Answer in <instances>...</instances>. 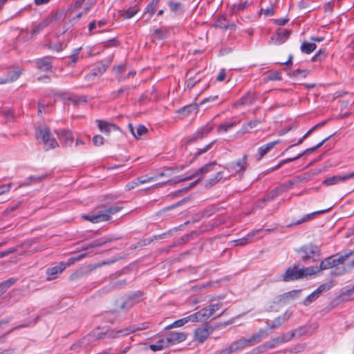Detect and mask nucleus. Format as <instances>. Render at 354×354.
I'll use <instances>...</instances> for the list:
<instances>
[{"label":"nucleus","instance_id":"nucleus-53","mask_svg":"<svg viewBox=\"0 0 354 354\" xmlns=\"http://www.w3.org/2000/svg\"><path fill=\"white\" fill-rule=\"evenodd\" d=\"M227 24L225 16H220L215 22V27L221 29H227Z\"/></svg>","mask_w":354,"mask_h":354},{"label":"nucleus","instance_id":"nucleus-51","mask_svg":"<svg viewBox=\"0 0 354 354\" xmlns=\"http://www.w3.org/2000/svg\"><path fill=\"white\" fill-rule=\"evenodd\" d=\"M308 72L309 71L308 70L304 69L294 70L293 71H292L290 77L296 79L305 78L307 76Z\"/></svg>","mask_w":354,"mask_h":354},{"label":"nucleus","instance_id":"nucleus-42","mask_svg":"<svg viewBox=\"0 0 354 354\" xmlns=\"http://www.w3.org/2000/svg\"><path fill=\"white\" fill-rule=\"evenodd\" d=\"M81 48H77L73 50V53L69 56L66 64L69 66H74L79 59V54Z\"/></svg>","mask_w":354,"mask_h":354},{"label":"nucleus","instance_id":"nucleus-23","mask_svg":"<svg viewBox=\"0 0 354 354\" xmlns=\"http://www.w3.org/2000/svg\"><path fill=\"white\" fill-rule=\"evenodd\" d=\"M330 209V207H329L326 209L316 211V212H312L310 214H306L301 219L297 220V221L293 222L291 224H290L289 226L292 227V226L300 225L304 222H306V221H308L313 219L314 218L315 215L326 213L328 211H329Z\"/></svg>","mask_w":354,"mask_h":354},{"label":"nucleus","instance_id":"nucleus-25","mask_svg":"<svg viewBox=\"0 0 354 354\" xmlns=\"http://www.w3.org/2000/svg\"><path fill=\"white\" fill-rule=\"evenodd\" d=\"M290 31L287 29H279L276 34L275 44L280 45L284 43L290 35Z\"/></svg>","mask_w":354,"mask_h":354},{"label":"nucleus","instance_id":"nucleus-41","mask_svg":"<svg viewBox=\"0 0 354 354\" xmlns=\"http://www.w3.org/2000/svg\"><path fill=\"white\" fill-rule=\"evenodd\" d=\"M57 134L60 140H63L66 144L73 142L72 133L70 131L61 130Z\"/></svg>","mask_w":354,"mask_h":354},{"label":"nucleus","instance_id":"nucleus-5","mask_svg":"<svg viewBox=\"0 0 354 354\" xmlns=\"http://www.w3.org/2000/svg\"><path fill=\"white\" fill-rule=\"evenodd\" d=\"M247 167V155H244L241 159L227 164L225 168L229 171L234 172L241 177L243 175Z\"/></svg>","mask_w":354,"mask_h":354},{"label":"nucleus","instance_id":"nucleus-17","mask_svg":"<svg viewBox=\"0 0 354 354\" xmlns=\"http://www.w3.org/2000/svg\"><path fill=\"white\" fill-rule=\"evenodd\" d=\"M292 315L291 310H286L283 315L278 316L275 318L271 325H268V322H266L267 325L270 329H276L281 326L283 323L288 321Z\"/></svg>","mask_w":354,"mask_h":354},{"label":"nucleus","instance_id":"nucleus-59","mask_svg":"<svg viewBox=\"0 0 354 354\" xmlns=\"http://www.w3.org/2000/svg\"><path fill=\"white\" fill-rule=\"evenodd\" d=\"M195 233H196L195 232H192V233H190L189 234H186V235L182 236L176 242H175L174 243V245L171 246V248L178 245H182V244L186 243L187 242H188L189 241V239L192 238V235Z\"/></svg>","mask_w":354,"mask_h":354},{"label":"nucleus","instance_id":"nucleus-9","mask_svg":"<svg viewBox=\"0 0 354 354\" xmlns=\"http://www.w3.org/2000/svg\"><path fill=\"white\" fill-rule=\"evenodd\" d=\"M58 19L57 13L49 15L47 17L42 19L35 28H33L30 33L32 35H36L39 33L44 28L49 26L51 23Z\"/></svg>","mask_w":354,"mask_h":354},{"label":"nucleus","instance_id":"nucleus-45","mask_svg":"<svg viewBox=\"0 0 354 354\" xmlns=\"http://www.w3.org/2000/svg\"><path fill=\"white\" fill-rule=\"evenodd\" d=\"M250 6V3L248 1L239 3L238 4L233 5L232 8V12L233 14H238L245 10Z\"/></svg>","mask_w":354,"mask_h":354},{"label":"nucleus","instance_id":"nucleus-28","mask_svg":"<svg viewBox=\"0 0 354 354\" xmlns=\"http://www.w3.org/2000/svg\"><path fill=\"white\" fill-rule=\"evenodd\" d=\"M46 177H47V174H44V175H41V176H30L24 182L21 183L19 185V187L29 186L33 183H36L43 180Z\"/></svg>","mask_w":354,"mask_h":354},{"label":"nucleus","instance_id":"nucleus-39","mask_svg":"<svg viewBox=\"0 0 354 354\" xmlns=\"http://www.w3.org/2000/svg\"><path fill=\"white\" fill-rule=\"evenodd\" d=\"M317 48V45L315 43H310L307 41L302 42L300 49L301 51L305 54H310L313 52Z\"/></svg>","mask_w":354,"mask_h":354},{"label":"nucleus","instance_id":"nucleus-11","mask_svg":"<svg viewBox=\"0 0 354 354\" xmlns=\"http://www.w3.org/2000/svg\"><path fill=\"white\" fill-rule=\"evenodd\" d=\"M53 59V57L45 56L35 59L37 68L44 72L50 71L53 67L52 62Z\"/></svg>","mask_w":354,"mask_h":354},{"label":"nucleus","instance_id":"nucleus-57","mask_svg":"<svg viewBox=\"0 0 354 354\" xmlns=\"http://www.w3.org/2000/svg\"><path fill=\"white\" fill-rule=\"evenodd\" d=\"M147 131H148V130L145 127V126H144L142 124H139L136 128V131H135L133 136L136 139H139L142 136L145 134Z\"/></svg>","mask_w":354,"mask_h":354},{"label":"nucleus","instance_id":"nucleus-21","mask_svg":"<svg viewBox=\"0 0 354 354\" xmlns=\"http://www.w3.org/2000/svg\"><path fill=\"white\" fill-rule=\"evenodd\" d=\"M116 239V238L112 239L109 236H103L98 239L94 240L91 243L87 244L85 246L84 249L86 250H89L96 247H100L107 243L112 242L113 241Z\"/></svg>","mask_w":354,"mask_h":354},{"label":"nucleus","instance_id":"nucleus-22","mask_svg":"<svg viewBox=\"0 0 354 354\" xmlns=\"http://www.w3.org/2000/svg\"><path fill=\"white\" fill-rule=\"evenodd\" d=\"M96 122L97 124V127H98L100 131L101 132L104 133L108 135L109 134V133L111 130L116 131L118 129V127L117 125H115L113 123L108 122L104 120H96Z\"/></svg>","mask_w":354,"mask_h":354},{"label":"nucleus","instance_id":"nucleus-49","mask_svg":"<svg viewBox=\"0 0 354 354\" xmlns=\"http://www.w3.org/2000/svg\"><path fill=\"white\" fill-rule=\"evenodd\" d=\"M86 255L85 253H83V254H74L73 256H71V257H69L68 259V261L66 263H64L63 262H61L59 263V266H70L71 264H73L75 263L77 261H79L81 259H82L83 257H84Z\"/></svg>","mask_w":354,"mask_h":354},{"label":"nucleus","instance_id":"nucleus-15","mask_svg":"<svg viewBox=\"0 0 354 354\" xmlns=\"http://www.w3.org/2000/svg\"><path fill=\"white\" fill-rule=\"evenodd\" d=\"M134 329H130L129 328H126L124 329L118 330L116 331L114 330H107L104 333H100L97 335L98 339L103 338L104 337H107L109 338H117L122 335H127L133 332Z\"/></svg>","mask_w":354,"mask_h":354},{"label":"nucleus","instance_id":"nucleus-36","mask_svg":"<svg viewBox=\"0 0 354 354\" xmlns=\"http://www.w3.org/2000/svg\"><path fill=\"white\" fill-rule=\"evenodd\" d=\"M66 267H51L47 269L46 274H48L47 280L50 281L56 278L58 273H61Z\"/></svg>","mask_w":354,"mask_h":354},{"label":"nucleus","instance_id":"nucleus-1","mask_svg":"<svg viewBox=\"0 0 354 354\" xmlns=\"http://www.w3.org/2000/svg\"><path fill=\"white\" fill-rule=\"evenodd\" d=\"M296 252L299 259L306 264L319 261V266H338L339 264L354 266V251L345 255H332L322 261L319 248L313 243L302 245L296 250Z\"/></svg>","mask_w":354,"mask_h":354},{"label":"nucleus","instance_id":"nucleus-64","mask_svg":"<svg viewBox=\"0 0 354 354\" xmlns=\"http://www.w3.org/2000/svg\"><path fill=\"white\" fill-rule=\"evenodd\" d=\"M93 143L96 147L101 146L104 144V138L101 135H96L93 138Z\"/></svg>","mask_w":354,"mask_h":354},{"label":"nucleus","instance_id":"nucleus-14","mask_svg":"<svg viewBox=\"0 0 354 354\" xmlns=\"http://www.w3.org/2000/svg\"><path fill=\"white\" fill-rule=\"evenodd\" d=\"M82 218L85 220L89 221L93 223H97L102 221H107L111 219V216L106 213V210L100 211L95 214L84 215Z\"/></svg>","mask_w":354,"mask_h":354},{"label":"nucleus","instance_id":"nucleus-12","mask_svg":"<svg viewBox=\"0 0 354 354\" xmlns=\"http://www.w3.org/2000/svg\"><path fill=\"white\" fill-rule=\"evenodd\" d=\"M353 178H354V171L343 176H333L328 177L323 181L322 184L325 186H331Z\"/></svg>","mask_w":354,"mask_h":354},{"label":"nucleus","instance_id":"nucleus-62","mask_svg":"<svg viewBox=\"0 0 354 354\" xmlns=\"http://www.w3.org/2000/svg\"><path fill=\"white\" fill-rule=\"evenodd\" d=\"M156 180V177H147V176H140L136 178V180L138 181V184H144L149 182H152Z\"/></svg>","mask_w":354,"mask_h":354},{"label":"nucleus","instance_id":"nucleus-16","mask_svg":"<svg viewBox=\"0 0 354 354\" xmlns=\"http://www.w3.org/2000/svg\"><path fill=\"white\" fill-rule=\"evenodd\" d=\"M262 230V228L253 230L249 232L245 236L236 240H234L232 241L234 246H244L249 243H251L253 241L254 237Z\"/></svg>","mask_w":354,"mask_h":354},{"label":"nucleus","instance_id":"nucleus-27","mask_svg":"<svg viewBox=\"0 0 354 354\" xmlns=\"http://www.w3.org/2000/svg\"><path fill=\"white\" fill-rule=\"evenodd\" d=\"M232 279V277L230 275H226L224 277L216 279L215 281H210L207 283H204L202 287L203 288H207V287H218L221 286L223 283H227L230 281Z\"/></svg>","mask_w":354,"mask_h":354},{"label":"nucleus","instance_id":"nucleus-31","mask_svg":"<svg viewBox=\"0 0 354 354\" xmlns=\"http://www.w3.org/2000/svg\"><path fill=\"white\" fill-rule=\"evenodd\" d=\"M223 172L218 171L215 175H214L212 177L209 178V179L205 180V187L206 188H210L213 187L214 185H216L218 183L220 182V180L223 178Z\"/></svg>","mask_w":354,"mask_h":354},{"label":"nucleus","instance_id":"nucleus-20","mask_svg":"<svg viewBox=\"0 0 354 354\" xmlns=\"http://www.w3.org/2000/svg\"><path fill=\"white\" fill-rule=\"evenodd\" d=\"M310 326L305 325L299 326L291 331L288 334L289 335V339L299 338L303 335H306L310 332Z\"/></svg>","mask_w":354,"mask_h":354},{"label":"nucleus","instance_id":"nucleus-30","mask_svg":"<svg viewBox=\"0 0 354 354\" xmlns=\"http://www.w3.org/2000/svg\"><path fill=\"white\" fill-rule=\"evenodd\" d=\"M262 122V120L261 119H255L253 120H250L248 122L243 124L241 131V133L245 134L250 132V129H254L257 127L258 124Z\"/></svg>","mask_w":354,"mask_h":354},{"label":"nucleus","instance_id":"nucleus-7","mask_svg":"<svg viewBox=\"0 0 354 354\" xmlns=\"http://www.w3.org/2000/svg\"><path fill=\"white\" fill-rule=\"evenodd\" d=\"M143 292L138 290L129 294L124 301L120 304V308H129L133 306L135 304L140 302L143 299Z\"/></svg>","mask_w":354,"mask_h":354},{"label":"nucleus","instance_id":"nucleus-37","mask_svg":"<svg viewBox=\"0 0 354 354\" xmlns=\"http://www.w3.org/2000/svg\"><path fill=\"white\" fill-rule=\"evenodd\" d=\"M337 283L335 280L330 279L326 283L321 284L317 289L316 291L317 293L321 295L323 292H325L329 290L332 287H333Z\"/></svg>","mask_w":354,"mask_h":354},{"label":"nucleus","instance_id":"nucleus-38","mask_svg":"<svg viewBox=\"0 0 354 354\" xmlns=\"http://www.w3.org/2000/svg\"><path fill=\"white\" fill-rule=\"evenodd\" d=\"M17 281L15 278H10L8 280L0 283V297L6 292V290Z\"/></svg>","mask_w":354,"mask_h":354},{"label":"nucleus","instance_id":"nucleus-29","mask_svg":"<svg viewBox=\"0 0 354 354\" xmlns=\"http://www.w3.org/2000/svg\"><path fill=\"white\" fill-rule=\"evenodd\" d=\"M169 30L166 27H160V28L153 30V39H164L168 37Z\"/></svg>","mask_w":354,"mask_h":354},{"label":"nucleus","instance_id":"nucleus-61","mask_svg":"<svg viewBox=\"0 0 354 354\" xmlns=\"http://www.w3.org/2000/svg\"><path fill=\"white\" fill-rule=\"evenodd\" d=\"M295 160H296V158H294V157H293V158H287V159H285V160H281V161L278 163V165H277L276 166H274V167H273L270 168V169H269V171H274V170H277V169H279L280 167H282L283 165H284L285 164L288 163V162H293V161H295Z\"/></svg>","mask_w":354,"mask_h":354},{"label":"nucleus","instance_id":"nucleus-43","mask_svg":"<svg viewBox=\"0 0 354 354\" xmlns=\"http://www.w3.org/2000/svg\"><path fill=\"white\" fill-rule=\"evenodd\" d=\"M159 3V0H152L146 7L145 10V14H149V19L152 15L155 13L156 10V7L158 3Z\"/></svg>","mask_w":354,"mask_h":354},{"label":"nucleus","instance_id":"nucleus-24","mask_svg":"<svg viewBox=\"0 0 354 354\" xmlns=\"http://www.w3.org/2000/svg\"><path fill=\"white\" fill-rule=\"evenodd\" d=\"M268 336V333L266 330L260 329L257 333H254L252 336L248 339V344L250 346L259 343L263 337Z\"/></svg>","mask_w":354,"mask_h":354},{"label":"nucleus","instance_id":"nucleus-13","mask_svg":"<svg viewBox=\"0 0 354 354\" xmlns=\"http://www.w3.org/2000/svg\"><path fill=\"white\" fill-rule=\"evenodd\" d=\"M187 335L183 332H170L166 339L169 346L184 342L187 339Z\"/></svg>","mask_w":354,"mask_h":354},{"label":"nucleus","instance_id":"nucleus-47","mask_svg":"<svg viewBox=\"0 0 354 354\" xmlns=\"http://www.w3.org/2000/svg\"><path fill=\"white\" fill-rule=\"evenodd\" d=\"M21 75V72H13L10 77H4L0 78V84H8L17 80Z\"/></svg>","mask_w":354,"mask_h":354},{"label":"nucleus","instance_id":"nucleus-56","mask_svg":"<svg viewBox=\"0 0 354 354\" xmlns=\"http://www.w3.org/2000/svg\"><path fill=\"white\" fill-rule=\"evenodd\" d=\"M239 122H233L230 123L221 124L218 127V132H227L229 129L237 125Z\"/></svg>","mask_w":354,"mask_h":354},{"label":"nucleus","instance_id":"nucleus-26","mask_svg":"<svg viewBox=\"0 0 354 354\" xmlns=\"http://www.w3.org/2000/svg\"><path fill=\"white\" fill-rule=\"evenodd\" d=\"M280 141L279 140H274L273 142L267 143L264 145L261 146L258 149V152L259 154V160H261L267 153H268L275 145L279 144Z\"/></svg>","mask_w":354,"mask_h":354},{"label":"nucleus","instance_id":"nucleus-35","mask_svg":"<svg viewBox=\"0 0 354 354\" xmlns=\"http://www.w3.org/2000/svg\"><path fill=\"white\" fill-rule=\"evenodd\" d=\"M168 347H169V344H167V342H166L165 338H162V339H159L158 341H157L156 344H150L149 346V348L152 351H154V352L158 351H161L163 348H168Z\"/></svg>","mask_w":354,"mask_h":354},{"label":"nucleus","instance_id":"nucleus-32","mask_svg":"<svg viewBox=\"0 0 354 354\" xmlns=\"http://www.w3.org/2000/svg\"><path fill=\"white\" fill-rule=\"evenodd\" d=\"M326 268H329V267H319L318 270H322ZM330 268H333L330 272V276L334 277L341 276L348 272L346 267H330Z\"/></svg>","mask_w":354,"mask_h":354},{"label":"nucleus","instance_id":"nucleus-3","mask_svg":"<svg viewBox=\"0 0 354 354\" xmlns=\"http://www.w3.org/2000/svg\"><path fill=\"white\" fill-rule=\"evenodd\" d=\"M216 327L217 326L213 327L207 323L203 324L194 330V341L203 343Z\"/></svg>","mask_w":354,"mask_h":354},{"label":"nucleus","instance_id":"nucleus-54","mask_svg":"<svg viewBox=\"0 0 354 354\" xmlns=\"http://www.w3.org/2000/svg\"><path fill=\"white\" fill-rule=\"evenodd\" d=\"M139 11L138 8H129L122 10L121 15L124 19H129L133 17Z\"/></svg>","mask_w":354,"mask_h":354},{"label":"nucleus","instance_id":"nucleus-40","mask_svg":"<svg viewBox=\"0 0 354 354\" xmlns=\"http://www.w3.org/2000/svg\"><path fill=\"white\" fill-rule=\"evenodd\" d=\"M130 86H124L120 88H119L117 91H113L110 93V98L112 100H115L118 97H120L124 93H126L128 95L129 91H130Z\"/></svg>","mask_w":354,"mask_h":354},{"label":"nucleus","instance_id":"nucleus-63","mask_svg":"<svg viewBox=\"0 0 354 354\" xmlns=\"http://www.w3.org/2000/svg\"><path fill=\"white\" fill-rule=\"evenodd\" d=\"M122 209V207H121V206L112 205V206L106 208L105 210H106V213L109 214V216H111V215L116 214L117 212L120 211Z\"/></svg>","mask_w":354,"mask_h":354},{"label":"nucleus","instance_id":"nucleus-48","mask_svg":"<svg viewBox=\"0 0 354 354\" xmlns=\"http://www.w3.org/2000/svg\"><path fill=\"white\" fill-rule=\"evenodd\" d=\"M168 6L173 12L180 15L183 12L182 3L180 2L169 1Z\"/></svg>","mask_w":354,"mask_h":354},{"label":"nucleus","instance_id":"nucleus-50","mask_svg":"<svg viewBox=\"0 0 354 354\" xmlns=\"http://www.w3.org/2000/svg\"><path fill=\"white\" fill-rule=\"evenodd\" d=\"M188 322L187 317L178 319L173 322L171 324L168 325L165 328V330H169L174 328H178L184 326L185 324Z\"/></svg>","mask_w":354,"mask_h":354},{"label":"nucleus","instance_id":"nucleus-58","mask_svg":"<svg viewBox=\"0 0 354 354\" xmlns=\"http://www.w3.org/2000/svg\"><path fill=\"white\" fill-rule=\"evenodd\" d=\"M326 57V49H320L317 53L312 57L313 62H319L324 59Z\"/></svg>","mask_w":354,"mask_h":354},{"label":"nucleus","instance_id":"nucleus-6","mask_svg":"<svg viewBox=\"0 0 354 354\" xmlns=\"http://www.w3.org/2000/svg\"><path fill=\"white\" fill-rule=\"evenodd\" d=\"M298 267H289L283 275V280L284 281H290L303 278L304 276L308 274V268L297 270Z\"/></svg>","mask_w":354,"mask_h":354},{"label":"nucleus","instance_id":"nucleus-60","mask_svg":"<svg viewBox=\"0 0 354 354\" xmlns=\"http://www.w3.org/2000/svg\"><path fill=\"white\" fill-rule=\"evenodd\" d=\"M69 100L71 101L75 105H77L80 103H86L88 101L87 96L81 95V96H74L69 98Z\"/></svg>","mask_w":354,"mask_h":354},{"label":"nucleus","instance_id":"nucleus-52","mask_svg":"<svg viewBox=\"0 0 354 354\" xmlns=\"http://www.w3.org/2000/svg\"><path fill=\"white\" fill-rule=\"evenodd\" d=\"M319 295L317 293L316 290L313 291L311 294L306 297L304 301V305L307 306L310 305L313 301H315L317 298L319 297Z\"/></svg>","mask_w":354,"mask_h":354},{"label":"nucleus","instance_id":"nucleus-55","mask_svg":"<svg viewBox=\"0 0 354 354\" xmlns=\"http://www.w3.org/2000/svg\"><path fill=\"white\" fill-rule=\"evenodd\" d=\"M223 306L221 302H218L214 304H211L207 307H205L207 310V315L209 318L214 313L215 311L219 310Z\"/></svg>","mask_w":354,"mask_h":354},{"label":"nucleus","instance_id":"nucleus-19","mask_svg":"<svg viewBox=\"0 0 354 354\" xmlns=\"http://www.w3.org/2000/svg\"><path fill=\"white\" fill-rule=\"evenodd\" d=\"M216 165H217V163L216 161L212 162L210 163H207V164L205 165L204 166L201 167V168L198 169L196 171H195L191 175H189V176L187 178V179H193L194 178H195L199 175H204L207 173L212 171L213 170H214V167Z\"/></svg>","mask_w":354,"mask_h":354},{"label":"nucleus","instance_id":"nucleus-34","mask_svg":"<svg viewBox=\"0 0 354 354\" xmlns=\"http://www.w3.org/2000/svg\"><path fill=\"white\" fill-rule=\"evenodd\" d=\"M332 136H328L327 138H324L322 141H321L319 143H318L317 145L313 147H310V148H308V149H306V150H304L303 152L299 153L297 156L294 157V158H296V160L299 159L300 158H301L304 155L306 154V153H312L314 151H315L316 149H317L318 148L321 147L324 143L325 142H326L328 140L330 139V138Z\"/></svg>","mask_w":354,"mask_h":354},{"label":"nucleus","instance_id":"nucleus-18","mask_svg":"<svg viewBox=\"0 0 354 354\" xmlns=\"http://www.w3.org/2000/svg\"><path fill=\"white\" fill-rule=\"evenodd\" d=\"M207 310L206 308H203L200 310L197 311L195 313H193L187 317L188 322H206L208 319Z\"/></svg>","mask_w":354,"mask_h":354},{"label":"nucleus","instance_id":"nucleus-2","mask_svg":"<svg viewBox=\"0 0 354 354\" xmlns=\"http://www.w3.org/2000/svg\"><path fill=\"white\" fill-rule=\"evenodd\" d=\"M37 138H41L44 149L48 151L59 146L56 139L50 134V129L47 127L38 128L36 130Z\"/></svg>","mask_w":354,"mask_h":354},{"label":"nucleus","instance_id":"nucleus-33","mask_svg":"<svg viewBox=\"0 0 354 354\" xmlns=\"http://www.w3.org/2000/svg\"><path fill=\"white\" fill-rule=\"evenodd\" d=\"M233 352L239 351L240 349H243L247 346H250L249 344H248V339L245 337H242L239 340L233 342L230 345Z\"/></svg>","mask_w":354,"mask_h":354},{"label":"nucleus","instance_id":"nucleus-44","mask_svg":"<svg viewBox=\"0 0 354 354\" xmlns=\"http://www.w3.org/2000/svg\"><path fill=\"white\" fill-rule=\"evenodd\" d=\"M282 192L283 190L281 187H276L263 198V201H271L279 196Z\"/></svg>","mask_w":354,"mask_h":354},{"label":"nucleus","instance_id":"nucleus-8","mask_svg":"<svg viewBox=\"0 0 354 354\" xmlns=\"http://www.w3.org/2000/svg\"><path fill=\"white\" fill-rule=\"evenodd\" d=\"M214 129V125L208 122L205 126L199 128L188 139L189 143L196 141L206 137Z\"/></svg>","mask_w":354,"mask_h":354},{"label":"nucleus","instance_id":"nucleus-46","mask_svg":"<svg viewBox=\"0 0 354 354\" xmlns=\"http://www.w3.org/2000/svg\"><path fill=\"white\" fill-rule=\"evenodd\" d=\"M196 107L192 105L185 106L176 111V113L181 115L182 118L187 117L196 110Z\"/></svg>","mask_w":354,"mask_h":354},{"label":"nucleus","instance_id":"nucleus-10","mask_svg":"<svg viewBox=\"0 0 354 354\" xmlns=\"http://www.w3.org/2000/svg\"><path fill=\"white\" fill-rule=\"evenodd\" d=\"M301 292V290H293L284 294L277 296L274 301L277 304H286L290 300L295 299L298 297Z\"/></svg>","mask_w":354,"mask_h":354},{"label":"nucleus","instance_id":"nucleus-4","mask_svg":"<svg viewBox=\"0 0 354 354\" xmlns=\"http://www.w3.org/2000/svg\"><path fill=\"white\" fill-rule=\"evenodd\" d=\"M107 68L108 64H105L102 62L97 64L90 71L89 73L85 76V81L89 84H93L106 71Z\"/></svg>","mask_w":354,"mask_h":354}]
</instances>
